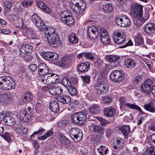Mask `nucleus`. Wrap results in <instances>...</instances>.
<instances>
[{
    "label": "nucleus",
    "instance_id": "nucleus-1",
    "mask_svg": "<svg viewBox=\"0 0 155 155\" xmlns=\"http://www.w3.org/2000/svg\"><path fill=\"white\" fill-rule=\"evenodd\" d=\"M143 6L136 3H133L130 5V14L134 18V23L138 26H141L144 22L142 17Z\"/></svg>",
    "mask_w": 155,
    "mask_h": 155
},
{
    "label": "nucleus",
    "instance_id": "nucleus-2",
    "mask_svg": "<svg viewBox=\"0 0 155 155\" xmlns=\"http://www.w3.org/2000/svg\"><path fill=\"white\" fill-rule=\"evenodd\" d=\"M70 3L76 16L79 18L83 15L86 6V3L83 0H71Z\"/></svg>",
    "mask_w": 155,
    "mask_h": 155
},
{
    "label": "nucleus",
    "instance_id": "nucleus-3",
    "mask_svg": "<svg viewBox=\"0 0 155 155\" xmlns=\"http://www.w3.org/2000/svg\"><path fill=\"white\" fill-rule=\"evenodd\" d=\"M16 87L13 78L9 76L0 77V89L11 90L15 89Z\"/></svg>",
    "mask_w": 155,
    "mask_h": 155
},
{
    "label": "nucleus",
    "instance_id": "nucleus-4",
    "mask_svg": "<svg viewBox=\"0 0 155 155\" xmlns=\"http://www.w3.org/2000/svg\"><path fill=\"white\" fill-rule=\"evenodd\" d=\"M72 121L76 124H82L84 123L87 119V115L85 111H82L72 114L71 115Z\"/></svg>",
    "mask_w": 155,
    "mask_h": 155
},
{
    "label": "nucleus",
    "instance_id": "nucleus-5",
    "mask_svg": "<svg viewBox=\"0 0 155 155\" xmlns=\"http://www.w3.org/2000/svg\"><path fill=\"white\" fill-rule=\"evenodd\" d=\"M115 21L118 25L122 27H128L131 23L129 18L125 15L118 16L116 17Z\"/></svg>",
    "mask_w": 155,
    "mask_h": 155
},
{
    "label": "nucleus",
    "instance_id": "nucleus-6",
    "mask_svg": "<svg viewBox=\"0 0 155 155\" xmlns=\"http://www.w3.org/2000/svg\"><path fill=\"white\" fill-rule=\"evenodd\" d=\"M70 135L72 139L76 142L80 141L83 137L82 132L77 128H72L70 132Z\"/></svg>",
    "mask_w": 155,
    "mask_h": 155
},
{
    "label": "nucleus",
    "instance_id": "nucleus-7",
    "mask_svg": "<svg viewBox=\"0 0 155 155\" xmlns=\"http://www.w3.org/2000/svg\"><path fill=\"white\" fill-rule=\"evenodd\" d=\"M124 72L122 71L115 70L110 74V77L111 80L114 82H118L122 80L124 78Z\"/></svg>",
    "mask_w": 155,
    "mask_h": 155
},
{
    "label": "nucleus",
    "instance_id": "nucleus-8",
    "mask_svg": "<svg viewBox=\"0 0 155 155\" xmlns=\"http://www.w3.org/2000/svg\"><path fill=\"white\" fill-rule=\"evenodd\" d=\"M153 84L151 80H146L144 83L141 85L140 88L141 91L146 95H149L151 92V88Z\"/></svg>",
    "mask_w": 155,
    "mask_h": 155
},
{
    "label": "nucleus",
    "instance_id": "nucleus-9",
    "mask_svg": "<svg viewBox=\"0 0 155 155\" xmlns=\"http://www.w3.org/2000/svg\"><path fill=\"white\" fill-rule=\"evenodd\" d=\"M95 88L97 91L98 94L106 92L108 90L109 87L108 85L104 82H98L97 84L95 85Z\"/></svg>",
    "mask_w": 155,
    "mask_h": 155
},
{
    "label": "nucleus",
    "instance_id": "nucleus-10",
    "mask_svg": "<svg viewBox=\"0 0 155 155\" xmlns=\"http://www.w3.org/2000/svg\"><path fill=\"white\" fill-rule=\"evenodd\" d=\"M126 99L123 97H120L119 99L120 104L121 105H125L127 107H129L132 109H135L140 111L141 114H143V112L142 111L141 109L138 106L135 104H131L129 103H127Z\"/></svg>",
    "mask_w": 155,
    "mask_h": 155
},
{
    "label": "nucleus",
    "instance_id": "nucleus-11",
    "mask_svg": "<svg viewBox=\"0 0 155 155\" xmlns=\"http://www.w3.org/2000/svg\"><path fill=\"white\" fill-rule=\"evenodd\" d=\"M41 55L45 59L47 60H55L59 58L58 54L51 52H43Z\"/></svg>",
    "mask_w": 155,
    "mask_h": 155
},
{
    "label": "nucleus",
    "instance_id": "nucleus-12",
    "mask_svg": "<svg viewBox=\"0 0 155 155\" xmlns=\"http://www.w3.org/2000/svg\"><path fill=\"white\" fill-rule=\"evenodd\" d=\"M114 42L117 44L124 43L125 40V36L123 32H116L113 37Z\"/></svg>",
    "mask_w": 155,
    "mask_h": 155
},
{
    "label": "nucleus",
    "instance_id": "nucleus-13",
    "mask_svg": "<svg viewBox=\"0 0 155 155\" xmlns=\"http://www.w3.org/2000/svg\"><path fill=\"white\" fill-rule=\"evenodd\" d=\"M47 38L48 43L50 45H52L53 46L56 47L60 45L59 38L57 34H54L51 36H49Z\"/></svg>",
    "mask_w": 155,
    "mask_h": 155
},
{
    "label": "nucleus",
    "instance_id": "nucleus-14",
    "mask_svg": "<svg viewBox=\"0 0 155 155\" xmlns=\"http://www.w3.org/2000/svg\"><path fill=\"white\" fill-rule=\"evenodd\" d=\"M88 35L91 39H96L99 35L98 28L94 26L90 27L88 29Z\"/></svg>",
    "mask_w": 155,
    "mask_h": 155
},
{
    "label": "nucleus",
    "instance_id": "nucleus-15",
    "mask_svg": "<svg viewBox=\"0 0 155 155\" xmlns=\"http://www.w3.org/2000/svg\"><path fill=\"white\" fill-rule=\"evenodd\" d=\"M33 47L26 44H23L20 50V55L22 57H25L27 53L30 52L33 50Z\"/></svg>",
    "mask_w": 155,
    "mask_h": 155
},
{
    "label": "nucleus",
    "instance_id": "nucleus-16",
    "mask_svg": "<svg viewBox=\"0 0 155 155\" xmlns=\"http://www.w3.org/2000/svg\"><path fill=\"white\" fill-rule=\"evenodd\" d=\"M38 71L39 74L41 76L47 74L49 71L48 67L43 63L39 64L38 66Z\"/></svg>",
    "mask_w": 155,
    "mask_h": 155
},
{
    "label": "nucleus",
    "instance_id": "nucleus-17",
    "mask_svg": "<svg viewBox=\"0 0 155 155\" xmlns=\"http://www.w3.org/2000/svg\"><path fill=\"white\" fill-rule=\"evenodd\" d=\"M20 117L23 121L25 122H28L31 119V114H29L27 111V110H23L21 111Z\"/></svg>",
    "mask_w": 155,
    "mask_h": 155
},
{
    "label": "nucleus",
    "instance_id": "nucleus-18",
    "mask_svg": "<svg viewBox=\"0 0 155 155\" xmlns=\"http://www.w3.org/2000/svg\"><path fill=\"white\" fill-rule=\"evenodd\" d=\"M90 65L87 62H81L78 66V71L79 73H84L87 71L90 67Z\"/></svg>",
    "mask_w": 155,
    "mask_h": 155
},
{
    "label": "nucleus",
    "instance_id": "nucleus-19",
    "mask_svg": "<svg viewBox=\"0 0 155 155\" xmlns=\"http://www.w3.org/2000/svg\"><path fill=\"white\" fill-rule=\"evenodd\" d=\"M57 100L63 104H68L71 101V98L67 94H62L57 98Z\"/></svg>",
    "mask_w": 155,
    "mask_h": 155
},
{
    "label": "nucleus",
    "instance_id": "nucleus-20",
    "mask_svg": "<svg viewBox=\"0 0 155 155\" xmlns=\"http://www.w3.org/2000/svg\"><path fill=\"white\" fill-rule=\"evenodd\" d=\"M124 64L126 68L130 69L134 68L137 65L134 60L131 58L125 59L124 61Z\"/></svg>",
    "mask_w": 155,
    "mask_h": 155
},
{
    "label": "nucleus",
    "instance_id": "nucleus-21",
    "mask_svg": "<svg viewBox=\"0 0 155 155\" xmlns=\"http://www.w3.org/2000/svg\"><path fill=\"white\" fill-rule=\"evenodd\" d=\"M49 91L50 93L53 95L60 94L63 92L62 89L57 86H52L49 89Z\"/></svg>",
    "mask_w": 155,
    "mask_h": 155
},
{
    "label": "nucleus",
    "instance_id": "nucleus-22",
    "mask_svg": "<svg viewBox=\"0 0 155 155\" xmlns=\"http://www.w3.org/2000/svg\"><path fill=\"white\" fill-rule=\"evenodd\" d=\"M4 117L3 121L5 124L11 126L13 125L15 123V120L11 116H7L5 114H2Z\"/></svg>",
    "mask_w": 155,
    "mask_h": 155
},
{
    "label": "nucleus",
    "instance_id": "nucleus-23",
    "mask_svg": "<svg viewBox=\"0 0 155 155\" xmlns=\"http://www.w3.org/2000/svg\"><path fill=\"white\" fill-rule=\"evenodd\" d=\"M49 74L50 84L51 83H57L59 81L60 77L59 75L54 73H50Z\"/></svg>",
    "mask_w": 155,
    "mask_h": 155
},
{
    "label": "nucleus",
    "instance_id": "nucleus-24",
    "mask_svg": "<svg viewBox=\"0 0 155 155\" xmlns=\"http://www.w3.org/2000/svg\"><path fill=\"white\" fill-rule=\"evenodd\" d=\"M71 60L67 57H65L62 58L57 63V65L63 67L68 65L70 63Z\"/></svg>",
    "mask_w": 155,
    "mask_h": 155
},
{
    "label": "nucleus",
    "instance_id": "nucleus-25",
    "mask_svg": "<svg viewBox=\"0 0 155 155\" xmlns=\"http://www.w3.org/2000/svg\"><path fill=\"white\" fill-rule=\"evenodd\" d=\"M151 104H147L144 105V108L147 111L155 112V99L151 101Z\"/></svg>",
    "mask_w": 155,
    "mask_h": 155
},
{
    "label": "nucleus",
    "instance_id": "nucleus-26",
    "mask_svg": "<svg viewBox=\"0 0 155 155\" xmlns=\"http://www.w3.org/2000/svg\"><path fill=\"white\" fill-rule=\"evenodd\" d=\"M12 98L10 97L6 94H0V102L7 104H10Z\"/></svg>",
    "mask_w": 155,
    "mask_h": 155
},
{
    "label": "nucleus",
    "instance_id": "nucleus-27",
    "mask_svg": "<svg viewBox=\"0 0 155 155\" xmlns=\"http://www.w3.org/2000/svg\"><path fill=\"white\" fill-rule=\"evenodd\" d=\"M119 129L122 132L125 138H127L129 136L130 130L129 126L124 125L122 127H119Z\"/></svg>",
    "mask_w": 155,
    "mask_h": 155
},
{
    "label": "nucleus",
    "instance_id": "nucleus-28",
    "mask_svg": "<svg viewBox=\"0 0 155 155\" xmlns=\"http://www.w3.org/2000/svg\"><path fill=\"white\" fill-rule=\"evenodd\" d=\"M57 8H60L62 10L67 8V2L66 0H58L55 2Z\"/></svg>",
    "mask_w": 155,
    "mask_h": 155
},
{
    "label": "nucleus",
    "instance_id": "nucleus-29",
    "mask_svg": "<svg viewBox=\"0 0 155 155\" xmlns=\"http://www.w3.org/2000/svg\"><path fill=\"white\" fill-rule=\"evenodd\" d=\"M50 108L51 110L55 113L59 111V107L58 102L56 101L51 102L50 104Z\"/></svg>",
    "mask_w": 155,
    "mask_h": 155
},
{
    "label": "nucleus",
    "instance_id": "nucleus-30",
    "mask_svg": "<svg viewBox=\"0 0 155 155\" xmlns=\"http://www.w3.org/2000/svg\"><path fill=\"white\" fill-rule=\"evenodd\" d=\"M37 5L39 8L48 14L51 13V10L44 3L41 2H39L37 3Z\"/></svg>",
    "mask_w": 155,
    "mask_h": 155
},
{
    "label": "nucleus",
    "instance_id": "nucleus-31",
    "mask_svg": "<svg viewBox=\"0 0 155 155\" xmlns=\"http://www.w3.org/2000/svg\"><path fill=\"white\" fill-rule=\"evenodd\" d=\"M115 111L114 108L110 107L104 109V115L107 117L111 116L115 113Z\"/></svg>",
    "mask_w": 155,
    "mask_h": 155
},
{
    "label": "nucleus",
    "instance_id": "nucleus-32",
    "mask_svg": "<svg viewBox=\"0 0 155 155\" xmlns=\"http://www.w3.org/2000/svg\"><path fill=\"white\" fill-rule=\"evenodd\" d=\"M135 44L138 45H142L143 43V39L140 34L138 33L134 36Z\"/></svg>",
    "mask_w": 155,
    "mask_h": 155
},
{
    "label": "nucleus",
    "instance_id": "nucleus-33",
    "mask_svg": "<svg viewBox=\"0 0 155 155\" xmlns=\"http://www.w3.org/2000/svg\"><path fill=\"white\" fill-rule=\"evenodd\" d=\"M63 23H65L67 25L71 26L74 24V20L72 16H69L61 20Z\"/></svg>",
    "mask_w": 155,
    "mask_h": 155
},
{
    "label": "nucleus",
    "instance_id": "nucleus-34",
    "mask_svg": "<svg viewBox=\"0 0 155 155\" xmlns=\"http://www.w3.org/2000/svg\"><path fill=\"white\" fill-rule=\"evenodd\" d=\"M89 110L91 114L95 115L99 113L100 110V108L98 105L95 104L91 106L89 108Z\"/></svg>",
    "mask_w": 155,
    "mask_h": 155
},
{
    "label": "nucleus",
    "instance_id": "nucleus-35",
    "mask_svg": "<svg viewBox=\"0 0 155 155\" xmlns=\"http://www.w3.org/2000/svg\"><path fill=\"white\" fill-rule=\"evenodd\" d=\"M22 98L24 101L25 102H29L32 101L33 99V96L30 92H26L23 94Z\"/></svg>",
    "mask_w": 155,
    "mask_h": 155
},
{
    "label": "nucleus",
    "instance_id": "nucleus-36",
    "mask_svg": "<svg viewBox=\"0 0 155 155\" xmlns=\"http://www.w3.org/2000/svg\"><path fill=\"white\" fill-rule=\"evenodd\" d=\"M155 30V24L151 23L147 24L145 27V31L147 33H150L153 31Z\"/></svg>",
    "mask_w": 155,
    "mask_h": 155
},
{
    "label": "nucleus",
    "instance_id": "nucleus-37",
    "mask_svg": "<svg viewBox=\"0 0 155 155\" xmlns=\"http://www.w3.org/2000/svg\"><path fill=\"white\" fill-rule=\"evenodd\" d=\"M49 78V74L48 73L47 74L41 76L40 79V81L46 84L50 85Z\"/></svg>",
    "mask_w": 155,
    "mask_h": 155
},
{
    "label": "nucleus",
    "instance_id": "nucleus-38",
    "mask_svg": "<svg viewBox=\"0 0 155 155\" xmlns=\"http://www.w3.org/2000/svg\"><path fill=\"white\" fill-rule=\"evenodd\" d=\"M32 19L33 22L35 24L36 26H39V24L43 22L41 18L36 14L32 16Z\"/></svg>",
    "mask_w": 155,
    "mask_h": 155
},
{
    "label": "nucleus",
    "instance_id": "nucleus-39",
    "mask_svg": "<svg viewBox=\"0 0 155 155\" xmlns=\"http://www.w3.org/2000/svg\"><path fill=\"white\" fill-rule=\"evenodd\" d=\"M105 58L107 61L113 62L118 60L120 59V57L117 55H108L106 56Z\"/></svg>",
    "mask_w": 155,
    "mask_h": 155
},
{
    "label": "nucleus",
    "instance_id": "nucleus-40",
    "mask_svg": "<svg viewBox=\"0 0 155 155\" xmlns=\"http://www.w3.org/2000/svg\"><path fill=\"white\" fill-rule=\"evenodd\" d=\"M93 126V129L95 133L100 134H102L104 133V130L103 127L97 125H94Z\"/></svg>",
    "mask_w": 155,
    "mask_h": 155
},
{
    "label": "nucleus",
    "instance_id": "nucleus-41",
    "mask_svg": "<svg viewBox=\"0 0 155 155\" xmlns=\"http://www.w3.org/2000/svg\"><path fill=\"white\" fill-rule=\"evenodd\" d=\"M68 40L70 43L75 44L78 42V39L75 34L72 33L69 36Z\"/></svg>",
    "mask_w": 155,
    "mask_h": 155
},
{
    "label": "nucleus",
    "instance_id": "nucleus-42",
    "mask_svg": "<svg viewBox=\"0 0 155 155\" xmlns=\"http://www.w3.org/2000/svg\"><path fill=\"white\" fill-rule=\"evenodd\" d=\"M54 133L53 130H48L45 133V134L42 136L38 137V139L41 140H44L47 137H49L51 136Z\"/></svg>",
    "mask_w": 155,
    "mask_h": 155
},
{
    "label": "nucleus",
    "instance_id": "nucleus-43",
    "mask_svg": "<svg viewBox=\"0 0 155 155\" xmlns=\"http://www.w3.org/2000/svg\"><path fill=\"white\" fill-rule=\"evenodd\" d=\"M61 83L67 88H68L71 86V83L69 80L66 77L62 78Z\"/></svg>",
    "mask_w": 155,
    "mask_h": 155
},
{
    "label": "nucleus",
    "instance_id": "nucleus-44",
    "mask_svg": "<svg viewBox=\"0 0 155 155\" xmlns=\"http://www.w3.org/2000/svg\"><path fill=\"white\" fill-rule=\"evenodd\" d=\"M44 33L47 38H48L49 36H51L52 35L56 34L55 33V30L54 29L50 27H48L47 29L45 31Z\"/></svg>",
    "mask_w": 155,
    "mask_h": 155
},
{
    "label": "nucleus",
    "instance_id": "nucleus-45",
    "mask_svg": "<svg viewBox=\"0 0 155 155\" xmlns=\"http://www.w3.org/2000/svg\"><path fill=\"white\" fill-rule=\"evenodd\" d=\"M72 16L69 12L67 11H64L60 14L61 20L66 18L69 16Z\"/></svg>",
    "mask_w": 155,
    "mask_h": 155
},
{
    "label": "nucleus",
    "instance_id": "nucleus-46",
    "mask_svg": "<svg viewBox=\"0 0 155 155\" xmlns=\"http://www.w3.org/2000/svg\"><path fill=\"white\" fill-rule=\"evenodd\" d=\"M103 8L104 11L107 13H108L111 12L112 10V5L110 3L105 4L104 5Z\"/></svg>",
    "mask_w": 155,
    "mask_h": 155
},
{
    "label": "nucleus",
    "instance_id": "nucleus-47",
    "mask_svg": "<svg viewBox=\"0 0 155 155\" xmlns=\"http://www.w3.org/2000/svg\"><path fill=\"white\" fill-rule=\"evenodd\" d=\"M124 140L120 137H118L116 139V144L120 148H123L124 145Z\"/></svg>",
    "mask_w": 155,
    "mask_h": 155
},
{
    "label": "nucleus",
    "instance_id": "nucleus-48",
    "mask_svg": "<svg viewBox=\"0 0 155 155\" xmlns=\"http://www.w3.org/2000/svg\"><path fill=\"white\" fill-rule=\"evenodd\" d=\"M13 4L12 2L8 1H6L4 3V6L5 8V14H6V12H9L10 11V9L12 6Z\"/></svg>",
    "mask_w": 155,
    "mask_h": 155
},
{
    "label": "nucleus",
    "instance_id": "nucleus-49",
    "mask_svg": "<svg viewBox=\"0 0 155 155\" xmlns=\"http://www.w3.org/2000/svg\"><path fill=\"white\" fill-rule=\"evenodd\" d=\"M85 58L91 61H93L94 59V54L91 52H85Z\"/></svg>",
    "mask_w": 155,
    "mask_h": 155
},
{
    "label": "nucleus",
    "instance_id": "nucleus-50",
    "mask_svg": "<svg viewBox=\"0 0 155 155\" xmlns=\"http://www.w3.org/2000/svg\"><path fill=\"white\" fill-rule=\"evenodd\" d=\"M23 32L25 33L26 34H29V35H31L33 37H34L35 35V32L32 30H30V29L28 28H24L22 29Z\"/></svg>",
    "mask_w": 155,
    "mask_h": 155
},
{
    "label": "nucleus",
    "instance_id": "nucleus-51",
    "mask_svg": "<svg viewBox=\"0 0 155 155\" xmlns=\"http://www.w3.org/2000/svg\"><path fill=\"white\" fill-rule=\"evenodd\" d=\"M68 88V90L70 95L72 96L75 95H76L77 93L76 89L75 88L72 86H70Z\"/></svg>",
    "mask_w": 155,
    "mask_h": 155
},
{
    "label": "nucleus",
    "instance_id": "nucleus-52",
    "mask_svg": "<svg viewBox=\"0 0 155 155\" xmlns=\"http://www.w3.org/2000/svg\"><path fill=\"white\" fill-rule=\"evenodd\" d=\"M107 35H108L107 31L104 28H101L100 29V37H105Z\"/></svg>",
    "mask_w": 155,
    "mask_h": 155
},
{
    "label": "nucleus",
    "instance_id": "nucleus-53",
    "mask_svg": "<svg viewBox=\"0 0 155 155\" xmlns=\"http://www.w3.org/2000/svg\"><path fill=\"white\" fill-rule=\"evenodd\" d=\"M101 41L104 44H107L110 42V36L109 35H107L105 37L100 38Z\"/></svg>",
    "mask_w": 155,
    "mask_h": 155
},
{
    "label": "nucleus",
    "instance_id": "nucleus-54",
    "mask_svg": "<svg viewBox=\"0 0 155 155\" xmlns=\"http://www.w3.org/2000/svg\"><path fill=\"white\" fill-rule=\"evenodd\" d=\"M39 26H36L41 31H45L47 29V27H46L44 23L43 22L39 24Z\"/></svg>",
    "mask_w": 155,
    "mask_h": 155
},
{
    "label": "nucleus",
    "instance_id": "nucleus-55",
    "mask_svg": "<svg viewBox=\"0 0 155 155\" xmlns=\"http://www.w3.org/2000/svg\"><path fill=\"white\" fill-rule=\"evenodd\" d=\"M81 78L83 79V81L87 84H89L90 81L91 77L88 75L81 76Z\"/></svg>",
    "mask_w": 155,
    "mask_h": 155
},
{
    "label": "nucleus",
    "instance_id": "nucleus-56",
    "mask_svg": "<svg viewBox=\"0 0 155 155\" xmlns=\"http://www.w3.org/2000/svg\"><path fill=\"white\" fill-rule=\"evenodd\" d=\"M147 152L150 155H155V151L154 150V147L150 146L147 149Z\"/></svg>",
    "mask_w": 155,
    "mask_h": 155
},
{
    "label": "nucleus",
    "instance_id": "nucleus-57",
    "mask_svg": "<svg viewBox=\"0 0 155 155\" xmlns=\"http://www.w3.org/2000/svg\"><path fill=\"white\" fill-rule=\"evenodd\" d=\"M1 136L5 140L8 141H9L10 140L11 138L8 133H5L4 134L1 135Z\"/></svg>",
    "mask_w": 155,
    "mask_h": 155
},
{
    "label": "nucleus",
    "instance_id": "nucleus-58",
    "mask_svg": "<svg viewBox=\"0 0 155 155\" xmlns=\"http://www.w3.org/2000/svg\"><path fill=\"white\" fill-rule=\"evenodd\" d=\"M96 118L100 122L102 126H105L107 124V121L103 119L102 117H97Z\"/></svg>",
    "mask_w": 155,
    "mask_h": 155
},
{
    "label": "nucleus",
    "instance_id": "nucleus-59",
    "mask_svg": "<svg viewBox=\"0 0 155 155\" xmlns=\"http://www.w3.org/2000/svg\"><path fill=\"white\" fill-rule=\"evenodd\" d=\"M65 137L61 133H59L58 134L57 137L58 140L61 143L63 142V140Z\"/></svg>",
    "mask_w": 155,
    "mask_h": 155
},
{
    "label": "nucleus",
    "instance_id": "nucleus-60",
    "mask_svg": "<svg viewBox=\"0 0 155 155\" xmlns=\"http://www.w3.org/2000/svg\"><path fill=\"white\" fill-rule=\"evenodd\" d=\"M103 101L106 104H108L111 101V99L108 96L104 97L102 98Z\"/></svg>",
    "mask_w": 155,
    "mask_h": 155
},
{
    "label": "nucleus",
    "instance_id": "nucleus-61",
    "mask_svg": "<svg viewBox=\"0 0 155 155\" xmlns=\"http://www.w3.org/2000/svg\"><path fill=\"white\" fill-rule=\"evenodd\" d=\"M141 77L140 76H137L135 77L134 83L135 84H137L141 80Z\"/></svg>",
    "mask_w": 155,
    "mask_h": 155
},
{
    "label": "nucleus",
    "instance_id": "nucleus-62",
    "mask_svg": "<svg viewBox=\"0 0 155 155\" xmlns=\"http://www.w3.org/2000/svg\"><path fill=\"white\" fill-rule=\"evenodd\" d=\"M21 5L24 7H27V6H30L32 4V2L28 1H24L22 2Z\"/></svg>",
    "mask_w": 155,
    "mask_h": 155
},
{
    "label": "nucleus",
    "instance_id": "nucleus-63",
    "mask_svg": "<svg viewBox=\"0 0 155 155\" xmlns=\"http://www.w3.org/2000/svg\"><path fill=\"white\" fill-rule=\"evenodd\" d=\"M148 128L152 130L155 131V121L153 122L151 124V125L148 127Z\"/></svg>",
    "mask_w": 155,
    "mask_h": 155
},
{
    "label": "nucleus",
    "instance_id": "nucleus-64",
    "mask_svg": "<svg viewBox=\"0 0 155 155\" xmlns=\"http://www.w3.org/2000/svg\"><path fill=\"white\" fill-rule=\"evenodd\" d=\"M150 142L152 144L154 145L155 146V134L152 135Z\"/></svg>",
    "mask_w": 155,
    "mask_h": 155
}]
</instances>
